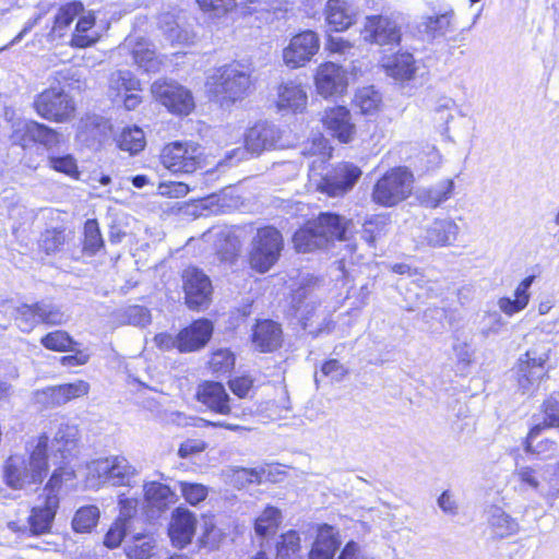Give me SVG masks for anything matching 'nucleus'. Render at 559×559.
Here are the masks:
<instances>
[{"label":"nucleus","mask_w":559,"mask_h":559,"mask_svg":"<svg viewBox=\"0 0 559 559\" xmlns=\"http://www.w3.org/2000/svg\"><path fill=\"white\" fill-rule=\"evenodd\" d=\"M34 106L40 117L56 122L69 121L75 111L72 97L60 87H50L41 92L37 95Z\"/></svg>","instance_id":"obj_11"},{"label":"nucleus","mask_w":559,"mask_h":559,"mask_svg":"<svg viewBox=\"0 0 559 559\" xmlns=\"http://www.w3.org/2000/svg\"><path fill=\"white\" fill-rule=\"evenodd\" d=\"M281 523V511L275 507H266L255 519L254 532L260 537H267L276 533Z\"/></svg>","instance_id":"obj_45"},{"label":"nucleus","mask_w":559,"mask_h":559,"mask_svg":"<svg viewBox=\"0 0 559 559\" xmlns=\"http://www.w3.org/2000/svg\"><path fill=\"white\" fill-rule=\"evenodd\" d=\"M391 221L386 215H373L362 225L361 238L371 247L390 230Z\"/></svg>","instance_id":"obj_40"},{"label":"nucleus","mask_w":559,"mask_h":559,"mask_svg":"<svg viewBox=\"0 0 559 559\" xmlns=\"http://www.w3.org/2000/svg\"><path fill=\"white\" fill-rule=\"evenodd\" d=\"M126 532L127 524L123 523V521H116L105 535L104 544L108 548L118 547L121 544L123 537L126 536Z\"/></svg>","instance_id":"obj_61"},{"label":"nucleus","mask_w":559,"mask_h":559,"mask_svg":"<svg viewBox=\"0 0 559 559\" xmlns=\"http://www.w3.org/2000/svg\"><path fill=\"white\" fill-rule=\"evenodd\" d=\"M316 86L324 97L342 94L347 86L345 70L333 62L321 64L316 74Z\"/></svg>","instance_id":"obj_21"},{"label":"nucleus","mask_w":559,"mask_h":559,"mask_svg":"<svg viewBox=\"0 0 559 559\" xmlns=\"http://www.w3.org/2000/svg\"><path fill=\"white\" fill-rule=\"evenodd\" d=\"M542 433L543 432H534L533 428H530L526 437L522 441V447L524 452L528 455L539 460H549L558 452L559 444L557 440L551 438H544L536 441Z\"/></svg>","instance_id":"obj_35"},{"label":"nucleus","mask_w":559,"mask_h":559,"mask_svg":"<svg viewBox=\"0 0 559 559\" xmlns=\"http://www.w3.org/2000/svg\"><path fill=\"white\" fill-rule=\"evenodd\" d=\"M158 194L168 198H182L188 194L189 187L183 182H162L157 187Z\"/></svg>","instance_id":"obj_62"},{"label":"nucleus","mask_w":559,"mask_h":559,"mask_svg":"<svg viewBox=\"0 0 559 559\" xmlns=\"http://www.w3.org/2000/svg\"><path fill=\"white\" fill-rule=\"evenodd\" d=\"M179 488L182 497L192 506L205 500L209 493L207 487L197 483L180 481Z\"/></svg>","instance_id":"obj_58"},{"label":"nucleus","mask_w":559,"mask_h":559,"mask_svg":"<svg viewBox=\"0 0 559 559\" xmlns=\"http://www.w3.org/2000/svg\"><path fill=\"white\" fill-rule=\"evenodd\" d=\"M155 548L156 540L153 536L139 534L126 544L124 551L129 559H150Z\"/></svg>","instance_id":"obj_42"},{"label":"nucleus","mask_w":559,"mask_h":559,"mask_svg":"<svg viewBox=\"0 0 559 559\" xmlns=\"http://www.w3.org/2000/svg\"><path fill=\"white\" fill-rule=\"evenodd\" d=\"M361 34L366 41L380 46L399 45L402 36L397 23L383 15L367 16Z\"/></svg>","instance_id":"obj_15"},{"label":"nucleus","mask_w":559,"mask_h":559,"mask_svg":"<svg viewBox=\"0 0 559 559\" xmlns=\"http://www.w3.org/2000/svg\"><path fill=\"white\" fill-rule=\"evenodd\" d=\"M320 372L331 381L340 382L347 374V369L337 359H330L322 365Z\"/></svg>","instance_id":"obj_60"},{"label":"nucleus","mask_w":559,"mask_h":559,"mask_svg":"<svg viewBox=\"0 0 559 559\" xmlns=\"http://www.w3.org/2000/svg\"><path fill=\"white\" fill-rule=\"evenodd\" d=\"M354 103L362 115H374L381 107L382 97L373 86H365L356 92Z\"/></svg>","instance_id":"obj_44"},{"label":"nucleus","mask_w":559,"mask_h":559,"mask_svg":"<svg viewBox=\"0 0 559 559\" xmlns=\"http://www.w3.org/2000/svg\"><path fill=\"white\" fill-rule=\"evenodd\" d=\"M197 400L214 413L233 414L229 395L219 382L204 381L200 383L197 390Z\"/></svg>","instance_id":"obj_20"},{"label":"nucleus","mask_w":559,"mask_h":559,"mask_svg":"<svg viewBox=\"0 0 559 559\" xmlns=\"http://www.w3.org/2000/svg\"><path fill=\"white\" fill-rule=\"evenodd\" d=\"M414 175L405 166L386 170L373 185L370 199L382 207H393L405 201L413 192Z\"/></svg>","instance_id":"obj_6"},{"label":"nucleus","mask_w":559,"mask_h":559,"mask_svg":"<svg viewBox=\"0 0 559 559\" xmlns=\"http://www.w3.org/2000/svg\"><path fill=\"white\" fill-rule=\"evenodd\" d=\"M123 323L134 326H145L151 322V312L147 308L139 305L127 307L122 313Z\"/></svg>","instance_id":"obj_55"},{"label":"nucleus","mask_w":559,"mask_h":559,"mask_svg":"<svg viewBox=\"0 0 559 559\" xmlns=\"http://www.w3.org/2000/svg\"><path fill=\"white\" fill-rule=\"evenodd\" d=\"M203 147L194 142H171L160 153L162 164L173 173L192 174L203 165Z\"/></svg>","instance_id":"obj_10"},{"label":"nucleus","mask_w":559,"mask_h":559,"mask_svg":"<svg viewBox=\"0 0 559 559\" xmlns=\"http://www.w3.org/2000/svg\"><path fill=\"white\" fill-rule=\"evenodd\" d=\"M138 500L121 495L119 497V519L117 521H123L127 524V521L135 515Z\"/></svg>","instance_id":"obj_64"},{"label":"nucleus","mask_w":559,"mask_h":559,"mask_svg":"<svg viewBox=\"0 0 559 559\" xmlns=\"http://www.w3.org/2000/svg\"><path fill=\"white\" fill-rule=\"evenodd\" d=\"M321 121L330 134L341 143H349L355 139L356 126L348 108L344 106L328 108Z\"/></svg>","instance_id":"obj_19"},{"label":"nucleus","mask_w":559,"mask_h":559,"mask_svg":"<svg viewBox=\"0 0 559 559\" xmlns=\"http://www.w3.org/2000/svg\"><path fill=\"white\" fill-rule=\"evenodd\" d=\"M320 38L313 31H304L292 37L283 49V61L286 67L297 69L309 62L319 51Z\"/></svg>","instance_id":"obj_13"},{"label":"nucleus","mask_w":559,"mask_h":559,"mask_svg":"<svg viewBox=\"0 0 559 559\" xmlns=\"http://www.w3.org/2000/svg\"><path fill=\"white\" fill-rule=\"evenodd\" d=\"M454 182L451 179L443 180L436 186L419 191V200L428 207H437L449 200L453 193Z\"/></svg>","instance_id":"obj_41"},{"label":"nucleus","mask_w":559,"mask_h":559,"mask_svg":"<svg viewBox=\"0 0 559 559\" xmlns=\"http://www.w3.org/2000/svg\"><path fill=\"white\" fill-rule=\"evenodd\" d=\"M552 348L549 341H540L522 354L516 361V385L523 395H534L547 378L546 364Z\"/></svg>","instance_id":"obj_4"},{"label":"nucleus","mask_w":559,"mask_h":559,"mask_svg":"<svg viewBox=\"0 0 559 559\" xmlns=\"http://www.w3.org/2000/svg\"><path fill=\"white\" fill-rule=\"evenodd\" d=\"M461 228L454 219L437 218L425 229L424 240L431 247L452 246L460 235Z\"/></svg>","instance_id":"obj_23"},{"label":"nucleus","mask_w":559,"mask_h":559,"mask_svg":"<svg viewBox=\"0 0 559 559\" xmlns=\"http://www.w3.org/2000/svg\"><path fill=\"white\" fill-rule=\"evenodd\" d=\"M58 507L59 497L50 495L45 496L43 504L33 508L29 516V526L33 534L40 535L50 530Z\"/></svg>","instance_id":"obj_28"},{"label":"nucleus","mask_w":559,"mask_h":559,"mask_svg":"<svg viewBox=\"0 0 559 559\" xmlns=\"http://www.w3.org/2000/svg\"><path fill=\"white\" fill-rule=\"evenodd\" d=\"M283 247V237L276 228L266 226L258 229L251 241V267L260 273L267 272L278 260Z\"/></svg>","instance_id":"obj_9"},{"label":"nucleus","mask_w":559,"mask_h":559,"mask_svg":"<svg viewBox=\"0 0 559 559\" xmlns=\"http://www.w3.org/2000/svg\"><path fill=\"white\" fill-rule=\"evenodd\" d=\"M307 100L306 90L295 81L284 82L277 88L276 105L280 110L301 112L307 106Z\"/></svg>","instance_id":"obj_27"},{"label":"nucleus","mask_w":559,"mask_h":559,"mask_svg":"<svg viewBox=\"0 0 559 559\" xmlns=\"http://www.w3.org/2000/svg\"><path fill=\"white\" fill-rule=\"evenodd\" d=\"M79 430L73 425L62 424L58 428L51 444H48L50 457H56L60 453L62 460H67L76 447Z\"/></svg>","instance_id":"obj_34"},{"label":"nucleus","mask_w":559,"mask_h":559,"mask_svg":"<svg viewBox=\"0 0 559 559\" xmlns=\"http://www.w3.org/2000/svg\"><path fill=\"white\" fill-rule=\"evenodd\" d=\"M265 473L266 471L264 468H262L261 471L239 468L234 473V480L236 484H239L240 486L252 483H261L262 477L265 475Z\"/></svg>","instance_id":"obj_63"},{"label":"nucleus","mask_w":559,"mask_h":559,"mask_svg":"<svg viewBox=\"0 0 559 559\" xmlns=\"http://www.w3.org/2000/svg\"><path fill=\"white\" fill-rule=\"evenodd\" d=\"M104 245V240L96 219H87L84 225V250L96 253Z\"/></svg>","instance_id":"obj_54"},{"label":"nucleus","mask_w":559,"mask_h":559,"mask_svg":"<svg viewBox=\"0 0 559 559\" xmlns=\"http://www.w3.org/2000/svg\"><path fill=\"white\" fill-rule=\"evenodd\" d=\"M152 94L174 114L189 115L194 108L191 92L176 82L156 81L152 85Z\"/></svg>","instance_id":"obj_12"},{"label":"nucleus","mask_w":559,"mask_h":559,"mask_svg":"<svg viewBox=\"0 0 559 559\" xmlns=\"http://www.w3.org/2000/svg\"><path fill=\"white\" fill-rule=\"evenodd\" d=\"M118 145L122 151L136 154L145 146L144 132L138 127L126 128L118 138Z\"/></svg>","instance_id":"obj_48"},{"label":"nucleus","mask_w":559,"mask_h":559,"mask_svg":"<svg viewBox=\"0 0 559 559\" xmlns=\"http://www.w3.org/2000/svg\"><path fill=\"white\" fill-rule=\"evenodd\" d=\"M143 492V511L148 520L160 518L177 501V495L159 481H146Z\"/></svg>","instance_id":"obj_16"},{"label":"nucleus","mask_w":559,"mask_h":559,"mask_svg":"<svg viewBox=\"0 0 559 559\" xmlns=\"http://www.w3.org/2000/svg\"><path fill=\"white\" fill-rule=\"evenodd\" d=\"M186 302L191 309H199L210 302L212 284L210 278L197 267H188L183 272Z\"/></svg>","instance_id":"obj_18"},{"label":"nucleus","mask_w":559,"mask_h":559,"mask_svg":"<svg viewBox=\"0 0 559 559\" xmlns=\"http://www.w3.org/2000/svg\"><path fill=\"white\" fill-rule=\"evenodd\" d=\"M382 66L388 75L401 81L413 79L417 69L413 55L408 52L389 57L383 60Z\"/></svg>","instance_id":"obj_36"},{"label":"nucleus","mask_w":559,"mask_h":559,"mask_svg":"<svg viewBox=\"0 0 559 559\" xmlns=\"http://www.w3.org/2000/svg\"><path fill=\"white\" fill-rule=\"evenodd\" d=\"M352 227L349 219L333 213H321L294 234L293 242L298 252H311L335 239L347 240Z\"/></svg>","instance_id":"obj_2"},{"label":"nucleus","mask_w":559,"mask_h":559,"mask_svg":"<svg viewBox=\"0 0 559 559\" xmlns=\"http://www.w3.org/2000/svg\"><path fill=\"white\" fill-rule=\"evenodd\" d=\"M251 84V70L240 62H231L215 69L205 83L212 95L227 104L245 98Z\"/></svg>","instance_id":"obj_3"},{"label":"nucleus","mask_w":559,"mask_h":559,"mask_svg":"<svg viewBox=\"0 0 559 559\" xmlns=\"http://www.w3.org/2000/svg\"><path fill=\"white\" fill-rule=\"evenodd\" d=\"M213 332L212 323L206 320H197L190 326L178 333L179 352L190 353L205 346Z\"/></svg>","instance_id":"obj_24"},{"label":"nucleus","mask_w":559,"mask_h":559,"mask_svg":"<svg viewBox=\"0 0 559 559\" xmlns=\"http://www.w3.org/2000/svg\"><path fill=\"white\" fill-rule=\"evenodd\" d=\"M47 165L55 171L64 174L69 177L78 178L79 176L76 160L71 154H60L58 151L51 152L47 154Z\"/></svg>","instance_id":"obj_47"},{"label":"nucleus","mask_w":559,"mask_h":559,"mask_svg":"<svg viewBox=\"0 0 559 559\" xmlns=\"http://www.w3.org/2000/svg\"><path fill=\"white\" fill-rule=\"evenodd\" d=\"M513 478L520 490L536 493L550 507L559 499V459L543 467L518 466Z\"/></svg>","instance_id":"obj_5"},{"label":"nucleus","mask_w":559,"mask_h":559,"mask_svg":"<svg viewBox=\"0 0 559 559\" xmlns=\"http://www.w3.org/2000/svg\"><path fill=\"white\" fill-rule=\"evenodd\" d=\"M197 519L187 509L178 508L173 512L169 525V536L173 545L183 548L192 542L195 533Z\"/></svg>","instance_id":"obj_22"},{"label":"nucleus","mask_w":559,"mask_h":559,"mask_svg":"<svg viewBox=\"0 0 559 559\" xmlns=\"http://www.w3.org/2000/svg\"><path fill=\"white\" fill-rule=\"evenodd\" d=\"M95 25V16L88 12L85 15L80 16L74 33L71 38V45L78 48H85L98 40V34L93 29Z\"/></svg>","instance_id":"obj_38"},{"label":"nucleus","mask_w":559,"mask_h":559,"mask_svg":"<svg viewBox=\"0 0 559 559\" xmlns=\"http://www.w3.org/2000/svg\"><path fill=\"white\" fill-rule=\"evenodd\" d=\"M281 130L267 122H258L245 135V147L252 155L282 147Z\"/></svg>","instance_id":"obj_17"},{"label":"nucleus","mask_w":559,"mask_h":559,"mask_svg":"<svg viewBox=\"0 0 559 559\" xmlns=\"http://www.w3.org/2000/svg\"><path fill=\"white\" fill-rule=\"evenodd\" d=\"M140 90V81L131 71L118 70L110 74L109 92L114 98H122L124 94Z\"/></svg>","instance_id":"obj_39"},{"label":"nucleus","mask_w":559,"mask_h":559,"mask_svg":"<svg viewBox=\"0 0 559 559\" xmlns=\"http://www.w3.org/2000/svg\"><path fill=\"white\" fill-rule=\"evenodd\" d=\"M361 169L352 163H341L328 174L319 185V190L329 197L347 193L361 177Z\"/></svg>","instance_id":"obj_14"},{"label":"nucleus","mask_w":559,"mask_h":559,"mask_svg":"<svg viewBox=\"0 0 559 559\" xmlns=\"http://www.w3.org/2000/svg\"><path fill=\"white\" fill-rule=\"evenodd\" d=\"M252 341L261 352H272L282 344V329L272 320H263L257 323Z\"/></svg>","instance_id":"obj_32"},{"label":"nucleus","mask_w":559,"mask_h":559,"mask_svg":"<svg viewBox=\"0 0 559 559\" xmlns=\"http://www.w3.org/2000/svg\"><path fill=\"white\" fill-rule=\"evenodd\" d=\"M324 12L328 24L335 32L347 29L358 15L357 8L346 0H329Z\"/></svg>","instance_id":"obj_25"},{"label":"nucleus","mask_w":559,"mask_h":559,"mask_svg":"<svg viewBox=\"0 0 559 559\" xmlns=\"http://www.w3.org/2000/svg\"><path fill=\"white\" fill-rule=\"evenodd\" d=\"M235 365V357L228 349L215 350L209 361V367L214 373H227Z\"/></svg>","instance_id":"obj_56"},{"label":"nucleus","mask_w":559,"mask_h":559,"mask_svg":"<svg viewBox=\"0 0 559 559\" xmlns=\"http://www.w3.org/2000/svg\"><path fill=\"white\" fill-rule=\"evenodd\" d=\"M506 325L501 314L497 311H486L478 323V333L481 337L487 338L490 335H497Z\"/></svg>","instance_id":"obj_51"},{"label":"nucleus","mask_w":559,"mask_h":559,"mask_svg":"<svg viewBox=\"0 0 559 559\" xmlns=\"http://www.w3.org/2000/svg\"><path fill=\"white\" fill-rule=\"evenodd\" d=\"M340 545L337 531L331 525L323 524L318 530L309 559H333Z\"/></svg>","instance_id":"obj_30"},{"label":"nucleus","mask_w":559,"mask_h":559,"mask_svg":"<svg viewBox=\"0 0 559 559\" xmlns=\"http://www.w3.org/2000/svg\"><path fill=\"white\" fill-rule=\"evenodd\" d=\"M62 142V135L56 130L38 123V130L36 133V143L44 145L47 150V154L57 152Z\"/></svg>","instance_id":"obj_57"},{"label":"nucleus","mask_w":559,"mask_h":559,"mask_svg":"<svg viewBox=\"0 0 559 559\" xmlns=\"http://www.w3.org/2000/svg\"><path fill=\"white\" fill-rule=\"evenodd\" d=\"M86 480L91 487L109 483L114 486H130L136 469L123 456L94 460L86 466Z\"/></svg>","instance_id":"obj_7"},{"label":"nucleus","mask_w":559,"mask_h":559,"mask_svg":"<svg viewBox=\"0 0 559 559\" xmlns=\"http://www.w3.org/2000/svg\"><path fill=\"white\" fill-rule=\"evenodd\" d=\"M534 432L559 428V396L556 393L549 394L539 405V413L532 416Z\"/></svg>","instance_id":"obj_29"},{"label":"nucleus","mask_w":559,"mask_h":559,"mask_svg":"<svg viewBox=\"0 0 559 559\" xmlns=\"http://www.w3.org/2000/svg\"><path fill=\"white\" fill-rule=\"evenodd\" d=\"M331 151L332 147L329 145V141L322 134H318L313 136L311 142L305 143L302 154L316 156L317 160L324 163L331 157Z\"/></svg>","instance_id":"obj_53"},{"label":"nucleus","mask_w":559,"mask_h":559,"mask_svg":"<svg viewBox=\"0 0 559 559\" xmlns=\"http://www.w3.org/2000/svg\"><path fill=\"white\" fill-rule=\"evenodd\" d=\"M134 62L145 72H157L160 69L162 61L156 56L147 41H138L132 49Z\"/></svg>","instance_id":"obj_43"},{"label":"nucleus","mask_w":559,"mask_h":559,"mask_svg":"<svg viewBox=\"0 0 559 559\" xmlns=\"http://www.w3.org/2000/svg\"><path fill=\"white\" fill-rule=\"evenodd\" d=\"M486 514L488 526L496 537L506 538L520 532L518 520L501 507L492 504L487 508Z\"/></svg>","instance_id":"obj_31"},{"label":"nucleus","mask_w":559,"mask_h":559,"mask_svg":"<svg viewBox=\"0 0 559 559\" xmlns=\"http://www.w3.org/2000/svg\"><path fill=\"white\" fill-rule=\"evenodd\" d=\"M88 391L90 384L84 380H78L73 383L47 388L43 390L41 394L51 405H62L73 399L86 395Z\"/></svg>","instance_id":"obj_33"},{"label":"nucleus","mask_w":559,"mask_h":559,"mask_svg":"<svg viewBox=\"0 0 559 559\" xmlns=\"http://www.w3.org/2000/svg\"><path fill=\"white\" fill-rule=\"evenodd\" d=\"M48 437L39 436L27 447V453L10 455L2 466V480L13 490L41 484L49 468Z\"/></svg>","instance_id":"obj_1"},{"label":"nucleus","mask_w":559,"mask_h":559,"mask_svg":"<svg viewBox=\"0 0 559 559\" xmlns=\"http://www.w3.org/2000/svg\"><path fill=\"white\" fill-rule=\"evenodd\" d=\"M16 326L24 333L32 332L38 324L62 325L68 317L62 309L49 300L33 305L22 304L12 313Z\"/></svg>","instance_id":"obj_8"},{"label":"nucleus","mask_w":559,"mask_h":559,"mask_svg":"<svg viewBox=\"0 0 559 559\" xmlns=\"http://www.w3.org/2000/svg\"><path fill=\"white\" fill-rule=\"evenodd\" d=\"M84 11L80 1H73L60 7L53 16V24L48 36L53 40L64 35V31L70 26L75 17Z\"/></svg>","instance_id":"obj_37"},{"label":"nucleus","mask_w":559,"mask_h":559,"mask_svg":"<svg viewBox=\"0 0 559 559\" xmlns=\"http://www.w3.org/2000/svg\"><path fill=\"white\" fill-rule=\"evenodd\" d=\"M40 343L45 348L55 352L73 350V345L75 344L69 333L62 330L46 334L41 337Z\"/></svg>","instance_id":"obj_50"},{"label":"nucleus","mask_w":559,"mask_h":559,"mask_svg":"<svg viewBox=\"0 0 559 559\" xmlns=\"http://www.w3.org/2000/svg\"><path fill=\"white\" fill-rule=\"evenodd\" d=\"M73 478L74 471L71 467L67 465L57 467L45 486L44 491L46 492V496L56 495L58 497V492L62 488L63 484L72 481Z\"/></svg>","instance_id":"obj_52"},{"label":"nucleus","mask_w":559,"mask_h":559,"mask_svg":"<svg viewBox=\"0 0 559 559\" xmlns=\"http://www.w3.org/2000/svg\"><path fill=\"white\" fill-rule=\"evenodd\" d=\"M66 242V235L63 230L48 229L40 238L39 246L47 253L59 251Z\"/></svg>","instance_id":"obj_59"},{"label":"nucleus","mask_w":559,"mask_h":559,"mask_svg":"<svg viewBox=\"0 0 559 559\" xmlns=\"http://www.w3.org/2000/svg\"><path fill=\"white\" fill-rule=\"evenodd\" d=\"M38 122L33 120H19L12 126L11 141L15 145L27 147L36 143Z\"/></svg>","instance_id":"obj_46"},{"label":"nucleus","mask_w":559,"mask_h":559,"mask_svg":"<svg viewBox=\"0 0 559 559\" xmlns=\"http://www.w3.org/2000/svg\"><path fill=\"white\" fill-rule=\"evenodd\" d=\"M455 19V12L451 5H442L432 11L431 14L424 15L420 22V28L431 37L444 36L452 31Z\"/></svg>","instance_id":"obj_26"},{"label":"nucleus","mask_w":559,"mask_h":559,"mask_svg":"<svg viewBox=\"0 0 559 559\" xmlns=\"http://www.w3.org/2000/svg\"><path fill=\"white\" fill-rule=\"evenodd\" d=\"M99 519V510L96 506L80 508L72 520V527L78 533H87L96 526Z\"/></svg>","instance_id":"obj_49"}]
</instances>
